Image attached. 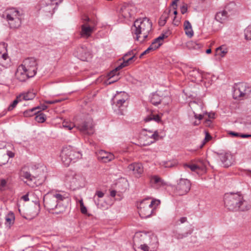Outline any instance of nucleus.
<instances>
[{"label":"nucleus","mask_w":251,"mask_h":251,"mask_svg":"<svg viewBox=\"0 0 251 251\" xmlns=\"http://www.w3.org/2000/svg\"><path fill=\"white\" fill-rule=\"evenodd\" d=\"M21 176L23 178L27 180L28 183L27 184L28 185L31 187H34L35 184H32V181L33 180V179H35V177L34 176H31L30 173L27 171H23L22 173Z\"/></svg>","instance_id":"obj_22"},{"label":"nucleus","mask_w":251,"mask_h":251,"mask_svg":"<svg viewBox=\"0 0 251 251\" xmlns=\"http://www.w3.org/2000/svg\"><path fill=\"white\" fill-rule=\"evenodd\" d=\"M222 48L221 47H220L218 48H217V50H221V56L223 57L227 53V51L226 50H222Z\"/></svg>","instance_id":"obj_63"},{"label":"nucleus","mask_w":251,"mask_h":251,"mask_svg":"<svg viewBox=\"0 0 251 251\" xmlns=\"http://www.w3.org/2000/svg\"><path fill=\"white\" fill-rule=\"evenodd\" d=\"M201 45L196 42L190 41L186 43V47L189 50H199L201 47Z\"/></svg>","instance_id":"obj_26"},{"label":"nucleus","mask_w":251,"mask_h":251,"mask_svg":"<svg viewBox=\"0 0 251 251\" xmlns=\"http://www.w3.org/2000/svg\"><path fill=\"white\" fill-rule=\"evenodd\" d=\"M160 203L158 200L150 201V199H145L141 201L138 206L139 214L142 218L150 217L153 213L156 206Z\"/></svg>","instance_id":"obj_4"},{"label":"nucleus","mask_w":251,"mask_h":251,"mask_svg":"<svg viewBox=\"0 0 251 251\" xmlns=\"http://www.w3.org/2000/svg\"><path fill=\"white\" fill-rule=\"evenodd\" d=\"M162 44V43H159L158 44L154 43V41H153L151 44L149 48H151V51L154 50L156 49H158L160 46H161Z\"/></svg>","instance_id":"obj_44"},{"label":"nucleus","mask_w":251,"mask_h":251,"mask_svg":"<svg viewBox=\"0 0 251 251\" xmlns=\"http://www.w3.org/2000/svg\"><path fill=\"white\" fill-rule=\"evenodd\" d=\"M121 93H123V92H120L118 93L117 94H116L114 96V97L113 98L112 101H116V100H117L121 99L122 95H121Z\"/></svg>","instance_id":"obj_52"},{"label":"nucleus","mask_w":251,"mask_h":251,"mask_svg":"<svg viewBox=\"0 0 251 251\" xmlns=\"http://www.w3.org/2000/svg\"><path fill=\"white\" fill-rule=\"evenodd\" d=\"M75 251H92L91 250H90L88 248H77L75 250Z\"/></svg>","instance_id":"obj_64"},{"label":"nucleus","mask_w":251,"mask_h":251,"mask_svg":"<svg viewBox=\"0 0 251 251\" xmlns=\"http://www.w3.org/2000/svg\"><path fill=\"white\" fill-rule=\"evenodd\" d=\"M79 203L80 206V211L82 214H86L87 213V208L84 206L82 200L79 201Z\"/></svg>","instance_id":"obj_46"},{"label":"nucleus","mask_w":251,"mask_h":251,"mask_svg":"<svg viewBox=\"0 0 251 251\" xmlns=\"http://www.w3.org/2000/svg\"><path fill=\"white\" fill-rule=\"evenodd\" d=\"M77 128L84 134H93L94 133V125L93 119L90 117L87 118L77 124Z\"/></svg>","instance_id":"obj_7"},{"label":"nucleus","mask_w":251,"mask_h":251,"mask_svg":"<svg viewBox=\"0 0 251 251\" xmlns=\"http://www.w3.org/2000/svg\"><path fill=\"white\" fill-rule=\"evenodd\" d=\"M21 95H19L17 96L16 99L12 102V103L9 105L7 108V110L9 111L12 110L16 107L18 103L20 101H21Z\"/></svg>","instance_id":"obj_34"},{"label":"nucleus","mask_w":251,"mask_h":251,"mask_svg":"<svg viewBox=\"0 0 251 251\" xmlns=\"http://www.w3.org/2000/svg\"><path fill=\"white\" fill-rule=\"evenodd\" d=\"M150 98L151 102L154 105H157L160 104L162 100L161 96H159L157 92L153 93L150 96Z\"/></svg>","instance_id":"obj_25"},{"label":"nucleus","mask_w":251,"mask_h":251,"mask_svg":"<svg viewBox=\"0 0 251 251\" xmlns=\"http://www.w3.org/2000/svg\"><path fill=\"white\" fill-rule=\"evenodd\" d=\"M81 20L84 23H88L90 25H93V22H95V21L92 20L88 16L83 15L81 17Z\"/></svg>","instance_id":"obj_40"},{"label":"nucleus","mask_w":251,"mask_h":251,"mask_svg":"<svg viewBox=\"0 0 251 251\" xmlns=\"http://www.w3.org/2000/svg\"><path fill=\"white\" fill-rule=\"evenodd\" d=\"M5 154L7 155L8 159H9V158L13 157L15 155L14 153L9 151H7V153Z\"/></svg>","instance_id":"obj_56"},{"label":"nucleus","mask_w":251,"mask_h":251,"mask_svg":"<svg viewBox=\"0 0 251 251\" xmlns=\"http://www.w3.org/2000/svg\"><path fill=\"white\" fill-rule=\"evenodd\" d=\"M176 16L174 17L173 24L176 26H178L180 23V21L179 20H176Z\"/></svg>","instance_id":"obj_57"},{"label":"nucleus","mask_w":251,"mask_h":251,"mask_svg":"<svg viewBox=\"0 0 251 251\" xmlns=\"http://www.w3.org/2000/svg\"><path fill=\"white\" fill-rule=\"evenodd\" d=\"M165 38V36H163V35H160L157 38H155L153 41L154 43H157L158 44L159 43H161V41L163 40Z\"/></svg>","instance_id":"obj_48"},{"label":"nucleus","mask_w":251,"mask_h":251,"mask_svg":"<svg viewBox=\"0 0 251 251\" xmlns=\"http://www.w3.org/2000/svg\"><path fill=\"white\" fill-rule=\"evenodd\" d=\"M128 169L133 172L134 175L137 177H140L144 172L143 165L140 163H133L128 166Z\"/></svg>","instance_id":"obj_17"},{"label":"nucleus","mask_w":251,"mask_h":251,"mask_svg":"<svg viewBox=\"0 0 251 251\" xmlns=\"http://www.w3.org/2000/svg\"><path fill=\"white\" fill-rule=\"evenodd\" d=\"M2 46L3 48H4L5 50H6L7 45L4 43ZM8 58V56L7 53V50H6V51L3 53L0 52V65H3L2 61L6 60Z\"/></svg>","instance_id":"obj_35"},{"label":"nucleus","mask_w":251,"mask_h":251,"mask_svg":"<svg viewBox=\"0 0 251 251\" xmlns=\"http://www.w3.org/2000/svg\"><path fill=\"white\" fill-rule=\"evenodd\" d=\"M7 180L5 179L1 178L0 179V191L5 190L7 186Z\"/></svg>","instance_id":"obj_38"},{"label":"nucleus","mask_w":251,"mask_h":251,"mask_svg":"<svg viewBox=\"0 0 251 251\" xmlns=\"http://www.w3.org/2000/svg\"><path fill=\"white\" fill-rule=\"evenodd\" d=\"M184 167L189 168L192 171H196L198 169H202V167L197 164H185L184 165Z\"/></svg>","instance_id":"obj_37"},{"label":"nucleus","mask_w":251,"mask_h":251,"mask_svg":"<svg viewBox=\"0 0 251 251\" xmlns=\"http://www.w3.org/2000/svg\"><path fill=\"white\" fill-rule=\"evenodd\" d=\"M224 204L226 207L230 211H245L250 208V206L244 200L241 192H230L224 195Z\"/></svg>","instance_id":"obj_2"},{"label":"nucleus","mask_w":251,"mask_h":251,"mask_svg":"<svg viewBox=\"0 0 251 251\" xmlns=\"http://www.w3.org/2000/svg\"><path fill=\"white\" fill-rule=\"evenodd\" d=\"M224 10H225L226 14H227V16L229 17L236 13L237 10V7L234 2L231 1L228 3L225 7Z\"/></svg>","instance_id":"obj_19"},{"label":"nucleus","mask_w":251,"mask_h":251,"mask_svg":"<svg viewBox=\"0 0 251 251\" xmlns=\"http://www.w3.org/2000/svg\"><path fill=\"white\" fill-rule=\"evenodd\" d=\"M191 184L187 179L180 178L177 184L176 190L179 196L186 194L190 190Z\"/></svg>","instance_id":"obj_12"},{"label":"nucleus","mask_w":251,"mask_h":251,"mask_svg":"<svg viewBox=\"0 0 251 251\" xmlns=\"http://www.w3.org/2000/svg\"><path fill=\"white\" fill-rule=\"evenodd\" d=\"M215 153L220 158L224 167L228 168L234 164L235 158L229 151H222Z\"/></svg>","instance_id":"obj_8"},{"label":"nucleus","mask_w":251,"mask_h":251,"mask_svg":"<svg viewBox=\"0 0 251 251\" xmlns=\"http://www.w3.org/2000/svg\"><path fill=\"white\" fill-rule=\"evenodd\" d=\"M74 54L77 58L82 61H87L91 55L87 48L82 45L78 47L76 49Z\"/></svg>","instance_id":"obj_14"},{"label":"nucleus","mask_w":251,"mask_h":251,"mask_svg":"<svg viewBox=\"0 0 251 251\" xmlns=\"http://www.w3.org/2000/svg\"><path fill=\"white\" fill-rule=\"evenodd\" d=\"M37 107H38L37 109H40V111L45 110L48 108V106L45 104H41L40 106H38Z\"/></svg>","instance_id":"obj_60"},{"label":"nucleus","mask_w":251,"mask_h":251,"mask_svg":"<svg viewBox=\"0 0 251 251\" xmlns=\"http://www.w3.org/2000/svg\"><path fill=\"white\" fill-rule=\"evenodd\" d=\"M251 93V88L243 82L235 84L234 86L233 97L235 99L249 96Z\"/></svg>","instance_id":"obj_6"},{"label":"nucleus","mask_w":251,"mask_h":251,"mask_svg":"<svg viewBox=\"0 0 251 251\" xmlns=\"http://www.w3.org/2000/svg\"><path fill=\"white\" fill-rule=\"evenodd\" d=\"M171 33V31L170 29H168L165 31H163L161 33V35L165 36V38H167L169 35Z\"/></svg>","instance_id":"obj_51"},{"label":"nucleus","mask_w":251,"mask_h":251,"mask_svg":"<svg viewBox=\"0 0 251 251\" xmlns=\"http://www.w3.org/2000/svg\"><path fill=\"white\" fill-rule=\"evenodd\" d=\"M194 113L195 118L196 119H198L199 120H202L203 119L204 114H205V113H203V114H197L195 113V112H194Z\"/></svg>","instance_id":"obj_53"},{"label":"nucleus","mask_w":251,"mask_h":251,"mask_svg":"<svg viewBox=\"0 0 251 251\" xmlns=\"http://www.w3.org/2000/svg\"><path fill=\"white\" fill-rule=\"evenodd\" d=\"M205 136L204 139L202 141V144L200 146L201 148H202L203 146L204 145V144L208 141H210L212 138L211 136L208 132L205 131Z\"/></svg>","instance_id":"obj_41"},{"label":"nucleus","mask_w":251,"mask_h":251,"mask_svg":"<svg viewBox=\"0 0 251 251\" xmlns=\"http://www.w3.org/2000/svg\"><path fill=\"white\" fill-rule=\"evenodd\" d=\"M179 0H174L172 1L171 5L174 9H177V2Z\"/></svg>","instance_id":"obj_58"},{"label":"nucleus","mask_w":251,"mask_h":251,"mask_svg":"<svg viewBox=\"0 0 251 251\" xmlns=\"http://www.w3.org/2000/svg\"><path fill=\"white\" fill-rule=\"evenodd\" d=\"M151 120H154V121L156 122L157 123H159L161 121V118L158 115H152L151 114L150 115L147 116L145 119L144 121L146 122H150Z\"/></svg>","instance_id":"obj_31"},{"label":"nucleus","mask_w":251,"mask_h":251,"mask_svg":"<svg viewBox=\"0 0 251 251\" xmlns=\"http://www.w3.org/2000/svg\"><path fill=\"white\" fill-rule=\"evenodd\" d=\"M20 95H21V99L22 98L25 100H31L35 97V94L31 92H28L26 93L22 94Z\"/></svg>","instance_id":"obj_33"},{"label":"nucleus","mask_w":251,"mask_h":251,"mask_svg":"<svg viewBox=\"0 0 251 251\" xmlns=\"http://www.w3.org/2000/svg\"><path fill=\"white\" fill-rule=\"evenodd\" d=\"M37 115L35 117V120L39 123H44L46 120V115L40 111L37 112Z\"/></svg>","instance_id":"obj_30"},{"label":"nucleus","mask_w":251,"mask_h":251,"mask_svg":"<svg viewBox=\"0 0 251 251\" xmlns=\"http://www.w3.org/2000/svg\"><path fill=\"white\" fill-rule=\"evenodd\" d=\"M149 132H150V133L153 132V133L151 136H150V137L151 139H153L154 140L153 141H151V143H150V144H151V143H153L155 141H156L157 140H158L159 134H158V131L157 130H155L154 131H153L152 130H149ZM148 144H149V143H148V144H144V145H148Z\"/></svg>","instance_id":"obj_36"},{"label":"nucleus","mask_w":251,"mask_h":251,"mask_svg":"<svg viewBox=\"0 0 251 251\" xmlns=\"http://www.w3.org/2000/svg\"><path fill=\"white\" fill-rule=\"evenodd\" d=\"M187 10H188V8H187V5L186 4H185L180 7L181 13L182 14H184L185 13H186L187 12Z\"/></svg>","instance_id":"obj_49"},{"label":"nucleus","mask_w":251,"mask_h":251,"mask_svg":"<svg viewBox=\"0 0 251 251\" xmlns=\"http://www.w3.org/2000/svg\"><path fill=\"white\" fill-rule=\"evenodd\" d=\"M97 23L93 22V25L88 23H84L81 25V31L80 34L82 37L88 38L91 36L93 32L96 30Z\"/></svg>","instance_id":"obj_13"},{"label":"nucleus","mask_w":251,"mask_h":251,"mask_svg":"<svg viewBox=\"0 0 251 251\" xmlns=\"http://www.w3.org/2000/svg\"><path fill=\"white\" fill-rule=\"evenodd\" d=\"M66 197L58 192H50L46 194L43 198L44 207L50 212L51 210H54L52 213L59 214L62 213L66 209V206L64 201Z\"/></svg>","instance_id":"obj_1"},{"label":"nucleus","mask_w":251,"mask_h":251,"mask_svg":"<svg viewBox=\"0 0 251 251\" xmlns=\"http://www.w3.org/2000/svg\"><path fill=\"white\" fill-rule=\"evenodd\" d=\"M114 75H115L113 76L110 77L111 76L110 75V72L108 74L107 81H108V84H111L112 83H113L119 80V79L120 78L119 77V73H118V72H117V73H115V74L114 73Z\"/></svg>","instance_id":"obj_32"},{"label":"nucleus","mask_w":251,"mask_h":251,"mask_svg":"<svg viewBox=\"0 0 251 251\" xmlns=\"http://www.w3.org/2000/svg\"><path fill=\"white\" fill-rule=\"evenodd\" d=\"M133 54H134L133 53V50H130L124 55V56L122 57V59H124L126 56H127L128 55H133Z\"/></svg>","instance_id":"obj_62"},{"label":"nucleus","mask_w":251,"mask_h":251,"mask_svg":"<svg viewBox=\"0 0 251 251\" xmlns=\"http://www.w3.org/2000/svg\"><path fill=\"white\" fill-rule=\"evenodd\" d=\"M229 17L223 9L217 12L215 16V19L220 23H224L227 18Z\"/></svg>","instance_id":"obj_21"},{"label":"nucleus","mask_w":251,"mask_h":251,"mask_svg":"<svg viewBox=\"0 0 251 251\" xmlns=\"http://www.w3.org/2000/svg\"><path fill=\"white\" fill-rule=\"evenodd\" d=\"M60 157L64 166L68 167L71 162H75L80 158L81 154L72 147L69 146L63 149Z\"/></svg>","instance_id":"obj_5"},{"label":"nucleus","mask_w":251,"mask_h":251,"mask_svg":"<svg viewBox=\"0 0 251 251\" xmlns=\"http://www.w3.org/2000/svg\"><path fill=\"white\" fill-rule=\"evenodd\" d=\"M175 165V163L172 161H168L163 162V165L165 168H172Z\"/></svg>","instance_id":"obj_45"},{"label":"nucleus","mask_w":251,"mask_h":251,"mask_svg":"<svg viewBox=\"0 0 251 251\" xmlns=\"http://www.w3.org/2000/svg\"><path fill=\"white\" fill-rule=\"evenodd\" d=\"M15 215L13 212L10 211L5 216V223L6 226L11 227L14 224L15 221Z\"/></svg>","instance_id":"obj_24"},{"label":"nucleus","mask_w":251,"mask_h":251,"mask_svg":"<svg viewBox=\"0 0 251 251\" xmlns=\"http://www.w3.org/2000/svg\"><path fill=\"white\" fill-rule=\"evenodd\" d=\"M8 161V157L7 155L3 154L0 155V165L2 166L6 164Z\"/></svg>","instance_id":"obj_39"},{"label":"nucleus","mask_w":251,"mask_h":251,"mask_svg":"<svg viewBox=\"0 0 251 251\" xmlns=\"http://www.w3.org/2000/svg\"><path fill=\"white\" fill-rule=\"evenodd\" d=\"M54 4L58 5V3L54 0H42L40 2V9L46 13H52Z\"/></svg>","instance_id":"obj_15"},{"label":"nucleus","mask_w":251,"mask_h":251,"mask_svg":"<svg viewBox=\"0 0 251 251\" xmlns=\"http://www.w3.org/2000/svg\"><path fill=\"white\" fill-rule=\"evenodd\" d=\"M151 29L152 22L147 17L135 20L131 28L132 33L136 35L135 40L140 43L146 40Z\"/></svg>","instance_id":"obj_3"},{"label":"nucleus","mask_w":251,"mask_h":251,"mask_svg":"<svg viewBox=\"0 0 251 251\" xmlns=\"http://www.w3.org/2000/svg\"><path fill=\"white\" fill-rule=\"evenodd\" d=\"M212 124V121L210 119H206L204 122L205 126H206L210 127Z\"/></svg>","instance_id":"obj_59"},{"label":"nucleus","mask_w":251,"mask_h":251,"mask_svg":"<svg viewBox=\"0 0 251 251\" xmlns=\"http://www.w3.org/2000/svg\"><path fill=\"white\" fill-rule=\"evenodd\" d=\"M15 76L17 79L22 82H24L28 78L31 77L29 73L25 68H24L22 64L18 67L15 73Z\"/></svg>","instance_id":"obj_16"},{"label":"nucleus","mask_w":251,"mask_h":251,"mask_svg":"<svg viewBox=\"0 0 251 251\" xmlns=\"http://www.w3.org/2000/svg\"><path fill=\"white\" fill-rule=\"evenodd\" d=\"M151 48H148L146 50H145L143 52H142L139 56L140 58H141L144 55L149 53L151 51Z\"/></svg>","instance_id":"obj_54"},{"label":"nucleus","mask_w":251,"mask_h":251,"mask_svg":"<svg viewBox=\"0 0 251 251\" xmlns=\"http://www.w3.org/2000/svg\"><path fill=\"white\" fill-rule=\"evenodd\" d=\"M150 182L155 185L156 187L164 186L166 185L165 182L160 177L157 175L151 176L150 177Z\"/></svg>","instance_id":"obj_20"},{"label":"nucleus","mask_w":251,"mask_h":251,"mask_svg":"<svg viewBox=\"0 0 251 251\" xmlns=\"http://www.w3.org/2000/svg\"><path fill=\"white\" fill-rule=\"evenodd\" d=\"M171 12V9H169L168 11H165L163 15L160 17L163 20H165L167 22V19L169 18V15Z\"/></svg>","instance_id":"obj_47"},{"label":"nucleus","mask_w":251,"mask_h":251,"mask_svg":"<svg viewBox=\"0 0 251 251\" xmlns=\"http://www.w3.org/2000/svg\"><path fill=\"white\" fill-rule=\"evenodd\" d=\"M184 30L190 29V31L186 32V35L192 37L194 35V32L192 29V25L191 23L188 21H185L184 23Z\"/></svg>","instance_id":"obj_28"},{"label":"nucleus","mask_w":251,"mask_h":251,"mask_svg":"<svg viewBox=\"0 0 251 251\" xmlns=\"http://www.w3.org/2000/svg\"><path fill=\"white\" fill-rule=\"evenodd\" d=\"M205 114L208 115V117L209 118V119H210V120L211 119H214L215 118V113H207V112H205Z\"/></svg>","instance_id":"obj_61"},{"label":"nucleus","mask_w":251,"mask_h":251,"mask_svg":"<svg viewBox=\"0 0 251 251\" xmlns=\"http://www.w3.org/2000/svg\"><path fill=\"white\" fill-rule=\"evenodd\" d=\"M38 108V107H33L31 109H27L23 112V115L25 117H32L37 114L36 110Z\"/></svg>","instance_id":"obj_29"},{"label":"nucleus","mask_w":251,"mask_h":251,"mask_svg":"<svg viewBox=\"0 0 251 251\" xmlns=\"http://www.w3.org/2000/svg\"><path fill=\"white\" fill-rule=\"evenodd\" d=\"M113 158L114 155L112 154L103 150L100 151L98 154V159L104 162L110 161Z\"/></svg>","instance_id":"obj_18"},{"label":"nucleus","mask_w":251,"mask_h":251,"mask_svg":"<svg viewBox=\"0 0 251 251\" xmlns=\"http://www.w3.org/2000/svg\"><path fill=\"white\" fill-rule=\"evenodd\" d=\"M63 126L65 128H66L68 130H71L73 128V126L72 124H68L67 123H63Z\"/></svg>","instance_id":"obj_50"},{"label":"nucleus","mask_w":251,"mask_h":251,"mask_svg":"<svg viewBox=\"0 0 251 251\" xmlns=\"http://www.w3.org/2000/svg\"><path fill=\"white\" fill-rule=\"evenodd\" d=\"M245 36L246 39L251 40V25L247 28Z\"/></svg>","instance_id":"obj_42"},{"label":"nucleus","mask_w":251,"mask_h":251,"mask_svg":"<svg viewBox=\"0 0 251 251\" xmlns=\"http://www.w3.org/2000/svg\"><path fill=\"white\" fill-rule=\"evenodd\" d=\"M121 95H122L121 99H118L116 101H113V103L116 104V106L119 109L124 105V103H126V101L128 99L127 95L126 93L123 92V93H121Z\"/></svg>","instance_id":"obj_23"},{"label":"nucleus","mask_w":251,"mask_h":251,"mask_svg":"<svg viewBox=\"0 0 251 251\" xmlns=\"http://www.w3.org/2000/svg\"><path fill=\"white\" fill-rule=\"evenodd\" d=\"M124 60L123 63H121L118 66H117L115 69L113 70L111 72H110V77L113 76L115 75L114 73H117L118 71L121 70V69L127 66L129 63L128 62V61L125 60V58Z\"/></svg>","instance_id":"obj_27"},{"label":"nucleus","mask_w":251,"mask_h":251,"mask_svg":"<svg viewBox=\"0 0 251 251\" xmlns=\"http://www.w3.org/2000/svg\"><path fill=\"white\" fill-rule=\"evenodd\" d=\"M67 180L70 183L71 188L73 190L79 189L81 187L83 177L80 175L77 174L74 172H71L67 175Z\"/></svg>","instance_id":"obj_11"},{"label":"nucleus","mask_w":251,"mask_h":251,"mask_svg":"<svg viewBox=\"0 0 251 251\" xmlns=\"http://www.w3.org/2000/svg\"><path fill=\"white\" fill-rule=\"evenodd\" d=\"M19 16V12L16 10L7 14L6 19L11 28H16L20 26L21 20Z\"/></svg>","instance_id":"obj_10"},{"label":"nucleus","mask_w":251,"mask_h":251,"mask_svg":"<svg viewBox=\"0 0 251 251\" xmlns=\"http://www.w3.org/2000/svg\"><path fill=\"white\" fill-rule=\"evenodd\" d=\"M22 65L29 73L30 77H33L36 74L38 64L35 58L33 57L26 58Z\"/></svg>","instance_id":"obj_9"},{"label":"nucleus","mask_w":251,"mask_h":251,"mask_svg":"<svg viewBox=\"0 0 251 251\" xmlns=\"http://www.w3.org/2000/svg\"><path fill=\"white\" fill-rule=\"evenodd\" d=\"M95 196H97L98 198H101L104 196V193L100 191H97Z\"/></svg>","instance_id":"obj_55"},{"label":"nucleus","mask_w":251,"mask_h":251,"mask_svg":"<svg viewBox=\"0 0 251 251\" xmlns=\"http://www.w3.org/2000/svg\"><path fill=\"white\" fill-rule=\"evenodd\" d=\"M149 247L146 245H141L140 247H138L136 249V251H149Z\"/></svg>","instance_id":"obj_43"}]
</instances>
